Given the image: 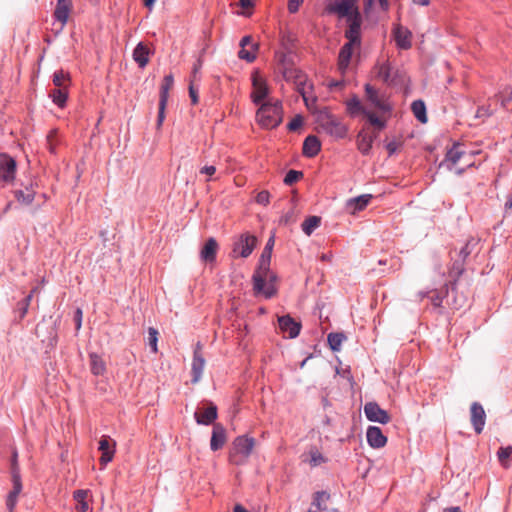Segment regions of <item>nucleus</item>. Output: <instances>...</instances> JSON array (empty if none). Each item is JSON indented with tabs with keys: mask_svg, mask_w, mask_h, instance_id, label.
Wrapping results in <instances>:
<instances>
[{
	"mask_svg": "<svg viewBox=\"0 0 512 512\" xmlns=\"http://www.w3.org/2000/svg\"><path fill=\"white\" fill-rule=\"evenodd\" d=\"M202 59L201 58H198L196 60V62L194 63L193 65V69H192V73H191V77L190 79H194V81H199L200 80V77H199V71L202 67Z\"/></svg>",
	"mask_w": 512,
	"mask_h": 512,
	"instance_id": "nucleus-59",
	"label": "nucleus"
},
{
	"mask_svg": "<svg viewBox=\"0 0 512 512\" xmlns=\"http://www.w3.org/2000/svg\"><path fill=\"white\" fill-rule=\"evenodd\" d=\"M392 36L396 47L400 50H408L412 47V32L401 24L394 25Z\"/></svg>",
	"mask_w": 512,
	"mask_h": 512,
	"instance_id": "nucleus-22",
	"label": "nucleus"
},
{
	"mask_svg": "<svg viewBox=\"0 0 512 512\" xmlns=\"http://www.w3.org/2000/svg\"><path fill=\"white\" fill-rule=\"evenodd\" d=\"M278 276L276 273L270 270L269 273L265 276V285L263 287L264 292H254L255 296L262 295L266 299H271L277 294V287L275 286V282H277Z\"/></svg>",
	"mask_w": 512,
	"mask_h": 512,
	"instance_id": "nucleus-34",
	"label": "nucleus"
},
{
	"mask_svg": "<svg viewBox=\"0 0 512 512\" xmlns=\"http://www.w3.org/2000/svg\"><path fill=\"white\" fill-rule=\"evenodd\" d=\"M255 201L260 204V205H268L270 203V193L269 191L267 190H262L260 191L256 198H255Z\"/></svg>",
	"mask_w": 512,
	"mask_h": 512,
	"instance_id": "nucleus-58",
	"label": "nucleus"
},
{
	"mask_svg": "<svg viewBox=\"0 0 512 512\" xmlns=\"http://www.w3.org/2000/svg\"><path fill=\"white\" fill-rule=\"evenodd\" d=\"M17 172V161L6 152H0V180L4 183H11L15 180Z\"/></svg>",
	"mask_w": 512,
	"mask_h": 512,
	"instance_id": "nucleus-15",
	"label": "nucleus"
},
{
	"mask_svg": "<svg viewBox=\"0 0 512 512\" xmlns=\"http://www.w3.org/2000/svg\"><path fill=\"white\" fill-rule=\"evenodd\" d=\"M304 177V173L301 170L289 169L284 178L283 183L286 186H293Z\"/></svg>",
	"mask_w": 512,
	"mask_h": 512,
	"instance_id": "nucleus-48",
	"label": "nucleus"
},
{
	"mask_svg": "<svg viewBox=\"0 0 512 512\" xmlns=\"http://www.w3.org/2000/svg\"><path fill=\"white\" fill-rule=\"evenodd\" d=\"M344 36L346 38V43H350L356 48H360L362 45V35L360 32H349L345 31Z\"/></svg>",
	"mask_w": 512,
	"mask_h": 512,
	"instance_id": "nucleus-55",
	"label": "nucleus"
},
{
	"mask_svg": "<svg viewBox=\"0 0 512 512\" xmlns=\"http://www.w3.org/2000/svg\"><path fill=\"white\" fill-rule=\"evenodd\" d=\"M15 199L24 205H30L35 198V191L32 189V185L25 188L24 190L16 189L13 191Z\"/></svg>",
	"mask_w": 512,
	"mask_h": 512,
	"instance_id": "nucleus-42",
	"label": "nucleus"
},
{
	"mask_svg": "<svg viewBox=\"0 0 512 512\" xmlns=\"http://www.w3.org/2000/svg\"><path fill=\"white\" fill-rule=\"evenodd\" d=\"M202 344L201 342H197L195 348L193 350V359L191 364V383L196 384L200 381L204 366H205V358L202 355Z\"/></svg>",
	"mask_w": 512,
	"mask_h": 512,
	"instance_id": "nucleus-19",
	"label": "nucleus"
},
{
	"mask_svg": "<svg viewBox=\"0 0 512 512\" xmlns=\"http://www.w3.org/2000/svg\"><path fill=\"white\" fill-rule=\"evenodd\" d=\"M461 146V142L454 141L452 146L447 148L444 159L438 164V169L446 168L448 171H452L454 165L466 156V152L460 149Z\"/></svg>",
	"mask_w": 512,
	"mask_h": 512,
	"instance_id": "nucleus-16",
	"label": "nucleus"
},
{
	"mask_svg": "<svg viewBox=\"0 0 512 512\" xmlns=\"http://www.w3.org/2000/svg\"><path fill=\"white\" fill-rule=\"evenodd\" d=\"M195 82L196 81H194V79H190L188 87V93L192 105H197L199 103V87Z\"/></svg>",
	"mask_w": 512,
	"mask_h": 512,
	"instance_id": "nucleus-57",
	"label": "nucleus"
},
{
	"mask_svg": "<svg viewBox=\"0 0 512 512\" xmlns=\"http://www.w3.org/2000/svg\"><path fill=\"white\" fill-rule=\"evenodd\" d=\"M452 260L453 263L448 271V275L450 277V281L448 283L451 285V292L457 293L458 286L461 283V277L465 274L466 271L464 266L465 261L458 257L456 259L452 258Z\"/></svg>",
	"mask_w": 512,
	"mask_h": 512,
	"instance_id": "nucleus-25",
	"label": "nucleus"
},
{
	"mask_svg": "<svg viewBox=\"0 0 512 512\" xmlns=\"http://www.w3.org/2000/svg\"><path fill=\"white\" fill-rule=\"evenodd\" d=\"M423 296L429 298L434 307H442V302L446 299L447 305L455 310L460 309L466 301L464 292L459 293L457 290V293H452L449 283H445L440 289H432Z\"/></svg>",
	"mask_w": 512,
	"mask_h": 512,
	"instance_id": "nucleus-4",
	"label": "nucleus"
},
{
	"mask_svg": "<svg viewBox=\"0 0 512 512\" xmlns=\"http://www.w3.org/2000/svg\"><path fill=\"white\" fill-rule=\"evenodd\" d=\"M365 119L377 132H381L387 127V120L378 116L372 110H370Z\"/></svg>",
	"mask_w": 512,
	"mask_h": 512,
	"instance_id": "nucleus-45",
	"label": "nucleus"
},
{
	"mask_svg": "<svg viewBox=\"0 0 512 512\" xmlns=\"http://www.w3.org/2000/svg\"><path fill=\"white\" fill-rule=\"evenodd\" d=\"M49 97L58 108L63 109L67 105L69 92L67 87L54 88L49 92Z\"/></svg>",
	"mask_w": 512,
	"mask_h": 512,
	"instance_id": "nucleus-36",
	"label": "nucleus"
},
{
	"mask_svg": "<svg viewBox=\"0 0 512 512\" xmlns=\"http://www.w3.org/2000/svg\"><path fill=\"white\" fill-rule=\"evenodd\" d=\"M90 371L94 376H102L106 372V363L96 352L89 353Z\"/></svg>",
	"mask_w": 512,
	"mask_h": 512,
	"instance_id": "nucleus-35",
	"label": "nucleus"
},
{
	"mask_svg": "<svg viewBox=\"0 0 512 512\" xmlns=\"http://www.w3.org/2000/svg\"><path fill=\"white\" fill-rule=\"evenodd\" d=\"M347 340V335L343 331L330 332L327 335V346L332 352H339L342 348V344Z\"/></svg>",
	"mask_w": 512,
	"mask_h": 512,
	"instance_id": "nucleus-39",
	"label": "nucleus"
},
{
	"mask_svg": "<svg viewBox=\"0 0 512 512\" xmlns=\"http://www.w3.org/2000/svg\"><path fill=\"white\" fill-rule=\"evenodd\" d=\"M304 0H288V11L291 14H295L299 11L300 6L303 4Z\"/></svg>",
	"mask_w": 512,
	"mask_h": 512,
	"instance_id": "nucleus-60",
	"label": "nucleus"
},
{
	"mask_svg": "<svg viewBox=\"0 0 512 512\" xmlns=\"http://www.w3.org/2000/svg\"><path fill=\"white\" fill-rule=\"evenodd\" d=\"M287 75H282L285 81L293 82L296 85V91L302 96L306 107L310 110L309 100L306 97L305 86L307 84L308 76L295 66L288 70Z\"/></svg>",
	"mask_w": 512,
	"mask_h": 512,
	"instance_id": "nucleus-11",
	"label": "nucleus"
},
{
	"mask_svg": "<svg viewBox=\"0 0 512 512\" xmlns=\"http://www.w3.org/2000/svg\"><path fill=\"white\" fill-rule=\"evenodd\" d=\"M227 441V431L221 423L213 425L211 438H210V449L216 452L223 448Z\"/></svg>",
	"mask_w": 512,
	"mask_h": 512,
	"instance_id": "nucleus-28",
	"label": "nucleus"
},
{
	"mask_svg": "<svg viewBox=\"0 0 512 512\" xmlns=\"http://www.w3.org/2000/svg\"><path fill=\"white\" fill-rule=\"evenodd\" d=\"M61 318V315H57L56 317H54L53 315H50L48 317L44 316L41 322H39L35 328L36 336L38 338L41 337L40 331L43 325L47 324L45 339H51L53 335H55V339H59L58 330L61 324Z\"/></svg>",
	"mask_w": 512,
	"mask_h": 512,
	"instance_id": "nucleus-21",
	"label": "nucleus"
},
{
	"mask_svg": "<svg viewBox=\"0 0 512 512\" xmlns=\"http://www.w3.org/2000/svg\"><path fill=\"white\" fill-rule=\"evenodd\" d=\"M470 421L476 434H481L486 423V412L479 402H473L470 406Z\"/></svg>",
	"mask_w": 512,
	"mask_h": 512,
	"instance_id": "nucleus-23",
	"label": "nucleus"
},
{
	"mask_svg": "<svg viewBox=\"0 0 512 512\" xmlns=\"http://www.w3.org/2000/svg\"><path fill=\"white\" fill-rule=\"evenodd\" d=\"M89 490L85 489H78L73 492V498L75 501H77L76 509L79 512H86L89 509L88 502L86 501V498L88 496Z\"/></svg>",
	"mask_w": 512,
	"mask_h": 512,
	"instance_id": "nucleus-44",
	"label": "nucleus"
},
{
	"mask_svg": "<svg viewBox=\"0 0 512 512\" xmlns=\"http://www.w3.org/2000/svg\"><path fill=\"white\" fill-rule=\"evenodd\" d=\"M374 196L372 194H362L353 198H350L346 202V208L351 214H356L363 211L372 201Z\"/></svg>",
	"mask_w": 512,
	"mask_h": 512,
	"instance_id": "nucleus-31",
	"label": "nucleus"
},
{
	"mask_svg": "<svg viewBox=\"0 0 512 512\" xmlns=\"http://www.w3.org/2000/svg\"><path fill=\"white\" fill-rule=\"evenodd\" d=\"M321 149L322 143L317 136L309 134L305 137L302 144V155L304 157L314 158L320 153Z\"/></svg>",
	"mask_w": 512,
	"mask_h": 512,
	"instance_id": "nucleus-29",
	"label": "nucleus"
},
{
	"mask_svg": "<svg viewBox=\"0 0 512 512\" xmlns=\"http://www.w3.org/2000/svg\"><path fill=\"white\" fill-rule=\"evenodd\" d=\"M345 109L346 113L351 118H356L358 116H363L366 118L368 113L370 112V109L367 108L359 98V96L355 93L351 95L349 99H347L345 102Z\"/></svg>",
	"mask_w": 512,
	"mask_h": 512,
	"instance_id": "nucleus-24",
	"label": "nucleus"
},
{
	"mask_svg": "<svg viewBox=\"0 0 512 512\" xmlns=\"http://www.w3.org/2000/svg\"><path fill=\"white\" fill-rule=\"evenodd\" d=\"M356 143L357 148L362 155H370L373 144L372 139L370 138V135L367 132H365L364 130L359 131V133L356 136Z\"/></svg>",
	"mask_w": 512,
	"mask_h": 512,
	"instance_id": "nucleus-37",
	"label": "nucleus"
},
{
	"mask_svg": "<svg viewBox=\"0 0 512 512\" xmlns=\"http://www.w3.org/2000/svg\"><path fill=\"white\" fill-rule=\"evenodd\" d=\"M256 121L264 129H275L283 122L282 102L277 100L272 104L259 105Z\"/></svg>",
	"mask_w": 512,
	"mask_h": 512,
	"instance_id": "nucleus-5",
	"label": "nucleus"
},
{
	"mask_svg": "<svg viewBox=\"0 0 512 512\" xmlns=\"http://www.w3.org/2000/svg\"><path fill=\"white\" fill-rule=\"evenodd\" d=\"M399 146L400 144L398 142L392 140L385 145V149L387 150L388 155L392 156L397 152Z\"/></svg>",
	"mask_w": 512,
	"mask_h": 512,
	"instance_id": "nucleus-64",
	"label": "nucleus"
},
{
	"mask_svg": "<svg viewBox=\"0 0 512 512\" xmlns=\"http://www.w3.org/2000/svg\"><path fill=\"white\" fill-rule=\"evenodd\" d=\"M312 113L315 115L316 123L326 134L336 140L346 138L349 130L348 126L334 115L329 107L315 109Z\"/></svg>",
	"mask_w": 512,
	"mask_h": 512,
	"instance_id": "nucleus-2",
	"label": "nucleus"
},
{
	"mask_svg": "<svg viewBox=\"0 0 512 512\" xmlns=\"http://www.w3.org/2000/svg\"><path fill=\"white\" fill-rule=\"evenodd\" d=\"M322 496H325V500H329L331 498V494L326 490L316 491L312 495L311 506L315 507V511H325L327 510V505L322 501Z\"/></svg>",
	"mask_w": 512,
	"mask_h": 512,
	"instance_id": "nucleus-43",
	"label": "nucleus"
},
{
	"mask_svg": "<svg viewBox=\"0 0 512 512\" xmlns=\"http://www.w3.org/2000/svg\"><path fill=\"white\" fill-rule=\"evenodd\" d=\"M151 54H153V51L144 42H139L133 49L132 57L138 67L143 69L149 63Z\"/></svg>",
	"mask_w": 512,
	"mask_h": 512,
	"instance_id": "nucleus-32",
	"label": "nucleus"
},
{
	"mask_svg": "<svg viewBox=\"0 0 512 512\" xmlns=\"http://www.w3.org/2000/svg\"><path fill=\"white\" fill-rule=\"evenodd\" d=\"M193 417L198 425L213 426L217 423L218 407L212 400L203 399L195 410Z\"/></svg>",
	"mask_w": 512,
	"mask_h": 512,
	"instance_id": "nucleus-7",
	"label": "nucleus"
},
{
	"mask_svg": "<svg viewBox=\"0 0 512 512\" xmlns=\"http://www.w3.org/2000/svg\"><path fill=\"white\" fill-rule=\"evenodd\" d=\"M470 242L468 241L458 252V258L466 261L467 257L471 254Z\"/></svg>",
	"mask_w": 512,
	"mask_h": 512,
	"instance_id": "nucleus-63",
	"label": "nucleus"
},
{
	"mask_svg": "<svg viewBox=\"0 0 512 512\" xmlns=\"http://www.w3.org/2000/svg\"><path fill=\"white\" fill-rule=\"evenodd\" d=\"M278 328L284 337L294 339L299 336L302 329V323L300 320L294 319L287 313L278 317Z\"/></svg>",
	"mask_w": 512,
	"mask_h": 512,
	"instance_id": "nucleus-13",
	"label": "nucleus"
},
{
	"mask_svg": "<svg viewBox=\"0 0 512 512\" xmlns=\"http://www.w3.org/2000/svg\"><path fill=\"white\" fill-rule=\"evenodd\" d=\"M375 68L377 71V77L382 79V81L386 84H388L389 81H391V74L393 67L391 66L389 61H386L382 64L377 63L375 65Z\"/></svg>",
	"mask_w": 512,
	"mask_h": 512,
	"instance_id": "nucleus-46",
	"label": "nucleus"
},
{
	"mask_svg": "<svg viewBox=\"0 0 512 512\" xmlns=\"http://www.w3.org/2000/svg\"><path fill=\"white\" fill-rule=\"evenodd\" d=\"M29 306L18 301L16 311L18 312V322L22 321L28 313Z\"/></svg>",
	"mask_w": 512,
	"mask_h": 512,
	"instance_id": "nucleus-62",
	"label": "nucleus"
},
{
	"mask_svg": "<svg viewBox=\"0 0 512 512\" xmlns=\"http://www.w3.org/2000/svg\"><path fill=\"white\" fill-rule=\"evenodd\" d=\"M82 318H83V312L81 308H76L73 315V320L75 323V329L78 331L80 330L82 326Z\"/></svg>",
	"mask_w": 512,
	"mask_h": 512,
	"instance_id": "nucleus-61",
	"label": "nucleus"
},
{
	"mask_svg": "<svg viewBox=\"0 0 512 512\" xmlns=\"http://www.w3.org/2000/svg\"><path fill=\"white\" fill-rule=\"evenodd\" d=\"M158 337L159 331L154 327L148 328V345L150 347L151 352H158Z\"/></svg>",
	"mask_w": 512,
	"mask_h": 512,
	"instance_id": "nucleus-51",
	"label": "nucleus"
},
{
	"mask_svg": "<svg viewBox=\"0 0 512 512\" xmlns=\"http://www.w3.org/2000/svg\"><path fill=\"white\" fill-rule=\"evenodd\" d=\"M304 125V117L301 114H296L286 125L290 132H295Z\"/></svg>",
	"mask_w": 512,
	"mask_h": 512,
	"instance_id": "nucleus-56",
	"label": "nucleus"
},
{
	"mask_svg": "<svg viewBox=\"0 0 512 512\" xmlns=\"http://www.w3.org/2000/svg\"><path fill=\"white\" fill-rule=\"evenodd\" d=\"M364 92L366 100L369 102V104L375 108L378 112L382 114H391L393 107L392 105L387 101L384 100L380 95L377 88L372 86L369 83H366L364 85Z\"/></svg>",
	"mask_w": 512,
	"mask_h": 512,
	"instance_id": "nucleus-10",
	"label": "nucleus"
},
{
	"mask_svg": "<svg viewBox=\"0 0 512 512\" xmlns=\"http://www.w3.org/2000/svg\"><path fill=\"white\" fill-rule=\"evenodd\" d=\"M410 109H411L414 117L421 124H426L428 122L427 107H426L424 100H422V99L414 100L410 105Z\"/></svg>",
	"mask_w": 512,
	"mask_h": 512,
	"instance_id": "nucleus-38",
	"label": "nucleus"
},
{
	"mask_svg": "<svg viewBox=\"0 0 512 512\" xmlns=\"http://www.w3.org/2000/svg\"><path fill=\"white\" fill-rule=\"evenodd\" d=\"M72 8V0H57L53 18L60 23V27L55 31V36H58L67 24Z\"/></svg>",
	"mask_w": 512,
	"mask_h": 512,
	"instance_id": "nucleus-18",
	"label": "nucleus"
},
{
	"mask_svg": "<svg viewBox=\"0 0 512 512\" xmlns=\"http://www.w3.org/2000/svg\"><path fill=\"white\" fill-rule=\"evenodd\" d=\"M256 445V439L248 434L239 435L231 443L232 450L244 457H250Z\"/></svg>",
	"mask_w": 512,
	"mask_h": 512,
	"instance_id": "nucleus-20",
	"label": "nucleus"
},
{
	"mask_svg": "<svg viewBox=\"0 0 512 512\" xmlns=\"http://www.w3.org/2000/svg\"><path fill=\"white\" fill-rule=\"evenodd\" d=\"M98 450L101 452L99 463L104 468L113 460L116 452V441L109 435H102L99 439Z\"/></svg>",
	"mask_w": 512,
	"mask_h": 512,
	"instance_id": "nucleus-17",
	"label": "nucleus"
},
{
	"mask_svg": "<svg viewBox=\"0 0 512 512\" xmlns=\"http://www.w3.org/2000/svg\"><path fill=\"white\" fill-rule=\"evenodd\" d=\"M219 244L214 237H208L202 244L199 252L200 260L210 264L216 261Z\"/></svg>",
	"mask_w": 512,
	"mask_h": 512,
	"instance_id": "nucleus-26",
	"label": "nucleus"
},
{
	"mask_svg": "<svg viewBox=\"0 0 512 512\" xmlns=\"http://www.w3.org/2000/svg\"><path fill=\"white\" fill-rule=\"evenodd\" d=\"M322 218L317 215H309L305 217L301 223V229L305 235L311 236L313 232L320 227Z\"/></svg>",
	"mask_w": 512,
	"mask_h": 512,
	"instance_id": "nucleus-40",
	"label": "nucleus"
},
{
	"mask_svg": "<svg viewBox=\"0 0 512 512\" xmlns=\"http://www.w3.org/2000/svg\"><path fill=\"white\" fill-rule=\"evenodd\" d=\"M252 87L251 101L253 104L259 107V105L262 104L274 103L272 99L269 98L271 89L266 80L261 77H253Z\"/></svg>",
	"mask_w": 512,
	"mask_h": 512,
	"instance_id": "nucleus-9",
	"label": "nucleus"
},
{
	"mask_svg": "<svg viewBox=\"0 0 512 512\" xmlns=\"http://www.w3.org/2000/svg\"><path fill=\"white\" fill-rule=\"evenodd\" d=\"M249 457H244L242 454L230 449L228 452V461L235 466H244L247 464Z\"/></svg>",
	"mask_w": 512,
	"mask_h": 512,
	"instance_id": "nucleus-52",
	"label": "nucleus"
},
{
	"mask_svg": "<svg viewBox=\"0 0 512 512\" xmlns=\"http://www.w3.org/2000/svg\"><path fill=\"white\" fill-rule=\"evenodd\" d=\"M357 3L358 0H333L327 5V12L340 18H346L347 29L345 31L361 33L363 18Z\"/></svg>",
	"mask_w": 512,
	"mask_h": 512,
	"instance_id": "nucleus-1",
	"label": "nucleus"
},
{
	"mask_svg": "<svg viewBox=\"0 0 512 512\" xmlns=\"http://www.w3.org/2000/svg\"><path fill=\"white\" fill-rule=\"evenodd\" d=\"M364 414L370 422L385 425L391 421L389 412L381 408L376 401H369L364 405Z\"/></svg>",
	"mask_w": 512,
	"mask_h": 512,
	"instance_id": "nucleus-14",
	"label": "nucleus"
},
{
	"mask_svg": "<svg viewBox=\"0 0 512 512\" xmlns=\"http://www.w3.org/2000/svg\"><path fill=\"white\" fill-rule=\"evenodd\" d=\"M12 489L6 497V507L9 512H13L18 501V497L23 489L20 468L14 467L11 471Z\"/></svg>",
	"mask_w": 512,
	"mask_h": 512,
	"instance_id": "nucleus-12",
	"label": "nucleus"
},
{
	"mask_svg": "<svg viewBox=\"0 0 512 512\" xmlns=\"http://www.w3.org/2000/svg\"><path fill=\"white\" fill-rule=\"evenodd\" d=\"M355 46L350 43H344L338 53V70L345 74L350 67Z\"/></svg>",
	"mask_w": 512,
	"mask_h": 512,
	"instance_id": "nucleus-30",
	"label": "nucleus"
},
{
	"mask_svg": "<svg viewBox=\"0 0 512 512\" xmlns=\"http://www.w3.org/2000/svg\"><path fill=\"white\" fill-rule=\"evenodd\" d=\"M258 245L257 237L246 231L235 238L230 256L232 258H248Z\"/></svg>",
	"mask_w": 512,
	"mask_h": 512,
	"instance_id": "nucleus-6",
	"label": "nucleus"
},
{
	"mask_svg": "<svg viewBox=\"0 0 512 512\" xmlns=\"http://www.w3.org/2000/svg\"><path fill=\"white\" fill-rule=\"evenodd\" d=\"M274 245L275 232H272L262 250L257 266L251 278L253 291L264 292L263 287L265 285V276L270 272V264Z\"/></svg>",
	"mask_w": 512,
	"mask_h": 512,
	"instance_id": "nucleus-3",
	"label": "nucleus"
},
{
	"mask_svg": "<svg viewBox=\"0 0 512 512\" xmlns=\"http://www.w3.org/2000/svg\"><path fill=\"white\" fill-rule=\"evenodd\" d=\"M405 80H406V73L404 70H401L399 68L397 69H392V74H391V81L388 82V85H391V86H402L404 85L405 83Z\"/></svg>",
	"mask_w": 512,
	"mask_h": 512,
	"instance_id": "nucleus-50",
	"label": "nucleus"
},
{
	"mask_svg": "<svg viewBox=\"0 0 512 512\" xmlns=\"http://www.w3.org/2000/svg\"><path fill=\"white\" fill-rule=\"evenodd\" d=\"M366 440L368 445L373 449H381L385 447L388 442V438L383 433L382 429L373 425L368 426L366 430Z\"/></svg>",
	"mask_w": 512,
	"mask_h": 512,
	"instance_id": "nucleus-27",
	"label": "nucleus"
},
{
	"mask_svg": "<svg viewBox=\"0 0 512 512\" xmlns=\"http://www.w3.org/2000/svg\"><path fill=\"white\" fill-rule=\"evenodd\" d=\"M497 458L500 464L507 468L509 466V462L512 460V446H501L497 451Z\"/></svg>",
	"mask_w": 512,
	"mask_h": 512,
	"instance_id": "nucleus-47",
	"label": "nucleus"
},
{
	"mask_svg": "<svg viewBox=\"0 0 512 512\" xmlns=\"http://www.w3.org/2000/svg\"><path fill=\"white\" fill-rule=\"evenodd\" d=\"M258 50L257 45H253L252 50H247L246 48H241L238 52V57L241 60H245L247 63H252L256 60V51Z\"/></svg>",
	"mask_w": 512,
	"mask_h": 512,
	"instance_id": "nucleus-53",
	"label": "nucleus"
},
{
	"mask_svg": "<svg viewBox=\"0 0 512 512\" xmlns=\"http://www.w3.org/2000/svg\"><path fill=\"white\" fill-rule=\"evenodd\" d=\"M174 85V76L172 73L166 74L163 78V82L160 86L159 91V103H158V113L156 119V128L161 129L163 122L166 117V108L169 99V91Z\"/></svg>",
	"mask_w": 512,
	"mask_h": 512,
	"instance_id": "nucleus-8",
	"label": "nucleus"
},
{
	"mask_svg": "<svg viewBox=\"0 0 512 512\" xmlns=\"http://www.w3.org/2000/svg\"><path fill=\"white\" fill-rule=\"evenodd\" d=\"M309 455V463L312 467L319 466L328 461V459L314 446L309 450Z\"/></svg>",
	"mask_w": 512,
	"mask_h": 512,
	"instance_id": "nucleus-49",
	"label": "nucleus"
},
{
	"mask_svg": "<svg viewBox=\"0 0 512 512\" xmlns=\"http://www.w3.org/2000/svg\"><path fill=\"white\" fill-rule=\"evenodd\" d=\"M59 339H55V335L51 339H42L41 342L45 345V350L43 352L45 360H51L50 353L55 350Z\"/></svg>",
	"mask_w": 512,
	"mask_h": 512,
	"instance_id": "nucleus-54",
	"label": "nucleus"
},
{
	"mask_svg": "<svg viewBox=\"0 0 512 512\" xmlns=\"http://www.w3.org/2000/svg\"><path fill=\"white\" fill-rule=\"evenodd\" d=\"M277 65L281 75H287L288 70L295 66L293 51L288 49L286 52H276Z\"/></svg>",
	"mask_w": 512,
	"mask_h": 512,
	"instance_id": "nucleus-33",
	"label": "nucleus"
},
{
	"mask_svg": "<svg viewBox=\"0 0 512 512\" xmlns=\"http://www.w3.org/2000/svg\"><path fill=\"white\" fill-rule=\"evenodd\" d=\"M52 82L55 88L67 87L71 85V75L63 69L56 70L52 75Z\"/></svg>",
	"mask_w": 512,
	"mask_h": 512,
	"instance_id": "nucleus-41",
	"label": "nucleus"
}]
</instances>
